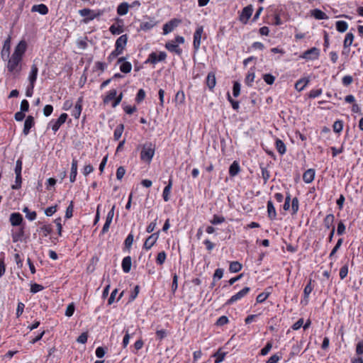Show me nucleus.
Here are the masks:
<instances>
[{
    "instance_id": "obj_18",
    "label": "nucleus",
    "mask_w": 363,
    "mask_h": 363,
    "mask_svg": "<svg viewBox=\"0 0 363 363\" xmlns=\"http://www.w3.org/2000/svg\"><path fill=\"white\" fill-rule=\"evenodd\" d=\"M116 21L118 23H121V24H118V25H116V24H113L110 26L109 28V31L113 34V35H119L121 33H122L123 32V20L120 19V18H116Z\"/></svg>"
},
{
    "instance_id": "obj_64",
    "label": "nucleus",
    "mask_w": 363,
    "mask_h": 363,
    "mask_svg": "<svg viewBox=\"0 0 363 363\" xmlns=\"http://www.w3.org/2000/svg\"><path fill=\"white\" fill-rule=\"evenodd\" d=\"M281 359V356L274 354L267 360L266 363H278Z\"/></svg>"
},
{
    "instance_id": "obj_51",
    "label": "nucleus",
    "mask_w": 363,
    "mask_h": 363,
    "mask_svg": "<svg viewBox=\"0 0 363 363\" xmlns=\"http://www.w3.org/2000/svg\"><path fill=\"white\" fill-rule=\"evenodd\" d=\"M22 177L21 175H16L15 184L11 186L12 189H19L21 187Z\"/></svg>"
},
{
    "instance_id": "obj_13",
    "label": "nucleus",
    "mask_w": 363,
    "mask_h": 363,
    "mask_svg": "<svg viewBox=\"0 0 363 363\" xmlns=\"http://www.w3.org/2000/svg\"><path fill=\"white\" fill-rule=\"evenodd\" d=\"M128 42V35L126 34L121 35L116 41L115 48L123 53Z\"/></svg>"
},
{
    "instance_id": "obj_45",
    "label": "nucleus",
    "mask_w": 363,
    "mask_h": 363,
    "mask_svg": "<svg viewBox=\"0 0 363 363\" xmlns=\"http://www.w3.org/2000/svg\"><path fill=\"white\" fill-rule=\"evenodd\" d=\"M131 69H132V65H131L130 62H123L120 66L121 72H122L123 73H125V74L130 72Z\"/></svg>"
},
{
    "instance_id": "obj_21",
    "label": "nucleus",
    "mask_w": 363,
    "mask_h": 363,
    "mask_svg": "<svg viewBox=\"0 0 363 363\" xmlns=\"http://www.w3.org/2000/svg\"><path fill=\"white\" fill-rule=\"evenodd\" d=\"M77 167H78V161L77 159L74 158L72 161L71 171L69 175V180L71 182H74L76 180V177L77 175Z\"/></svg>"
},
{
    "instance_id": "obj_62",
    "label": "nucleus",
    "mask_w": 363,
    "mask_h": 363,
    "mask_svg": "<svg viewBox=\"0 0 363 363\" xmlns=\"http://www.w3.org/2000/svg\"><path fill=\"white\" fill-rule=\"evenodd\" d=\"M122 52L120 50H116V48L111 52V54L107 57V60L109 62H111L115 58H116L118 55H121Z\"/></svg>"
},
{
    "instance_id": "obj_29",
    "label": "nucleus",
    "mask_w": 363,
    "mask_h": 363,
    "mask_svg": "<svg viewBox=\"0 0 363 363\" xmlns=\"http://www.w3.org/2000/svg\"><path fill=\"white\" fill-rule=\"evenodd\" d=\"M335 220V216L333 214L330 213L325 216L323 220V225L326 229H332Z\"/></svg>"
},
{
    "instance_id": "obj_30",
    "label": "nucleus",
    "mask_w": 363,
    "mask_h": 363,
    "mask_svg": "<svg viewBox=\"0 0 363 363\" xmlns=\"http://www.w3.org/2000/svg\"><path fill=\"white\" fill-rule=\"evenodd\" d=\"M308 82L309 80L308 79L301 78L296 82L295 89L298 91H301L304 89Z\"/></svg>"
},
{
    "instance_id": "obj_7",
    "label": "nucleus",
    "mask_w": 363,
    "mask_h": 363,
    "mask_svg": "<svg viewBox=\"0 0 363 363\" xmlns=\"http://www.w3.org/2000/svg\"><path fill=\"white\" fill-rule=\"evenodd\" d=\"M182 43V36L177 35L175 38V41L167 42L165 45V48L172 52H175L177 55H180V49L179 48V43Z\"/></svg>"
},
{
    "instance_id": "obj_12",
    "label": "nucleus",
    "mask_w": 363,
    "mask_h": 363,
    "mask_svg": "<svg viewBox=\"0 0 363 363\" xmlns=\"http://www.w3.org/2000/svg\"><path fill=\"white\" fill-rule=\"evenodd\" d=\"M10 49H11V37L9 36L5 40L1 52V58L4 60H7L9 58Z\"/></svg>"
},
{
    "instance_id": "obj_32",
    "label": "nucleus",
    "mask_w": 363,
    "mask_h": 363,
    "mask_svg": "<svg viewBox=\"0 0 363 363\" xmlns=\"http://www.w3.org/2000/svg\"><path fill=\"white\" fill-rule=\"evenodd\" d=\"M275 145H276L277 150L278 151V152L280 155H283L284 154L286 153V145L281 140L277 138Z\"/></svg>"
},
{
    "instance_id": "obj_43",
    "label": "nucleus",
    "mask_w": 363,
    "mask_h": 363,
    "mask_svg": "<svg viewBox=\"0 0 363 363\" xmlns=\"http://www.w3.org/2000/svg\"><path fill=\"white\" fill-rule=\"evenodd\" d=\"M342 242H343V238L338 239L336 245H335V247H333V249L332 250V251L330 252V253L329 255L330 259H333V258L335 256L337 251L340 248Z\"/></svg>"
},
{
    "instance_id": "obj_58",
    "label": "nucleus",
    "mask_w": 363,
    "mask_h": 363,
    "mask_svg": "<svg viewBox=\"0 0 363 363\" xmlns=\"http://www.w3.org/2000/svg\"><path fill=\"white\" fill-rule=\"evenodd\" d=\"M263 79L267 84L272 85L275 81V77L271 74H265L263 75Z\"/></svg>"
},
{
    "instance_id": "obj_26",
    "label": "nucleus",
    "mask_w": 363,
    "mask_h": 363,
    "mask_svg": "<svg viewBox=\"0 0 363 363\" xmlns=\"http://www.w3.org/2000/svg\"><path fill=\"white\" fill-rule=\"evenodd\" d=\"M31 11L33 12H38L42 15H46L48 13V8L46 5L43 4L33 5Z\"/></svg>"
},
{
    "instance_id": "obj_20",
    "label": "nucleus",
    "mask_w": 363,
    "mask_h": 363,
    "mask_svg": "<svg viewBox=\"0 0 363 363\" xmlns=\"http://www.w3.org/2000/svg\"><path fill=\"white\" fill-rule=\"evenodd\" d=\"M267 216L271 220H274L277 218V211L273 204V202L269 200L267 203Z\"/></svg>"
},
{
    "instance_id": "obj_39",
    "label": "nucleus",
    "mask_w": 363,
    "mask_h": 363,
    "mask_svg": "<svg viewBox=\"0 0 363 363\" xmlns=\"http://www.w3.org/2000/svg\"><path fill=\"white\" fill-rule=\"evenodd\" d=\"M354 40V35L352 33H347L345 35L343 46L345 48H349L351 46L352 42Z\"/></svg>"
},
{
    "instance_id": "obj_38",
    "label": "nucleus",
    "mask_w": 363,
    "mask_h": 363,
    "mask_svg": "<svg viewBox=\"0 0 363 363\" xmlns=\"http://www.w3.org/2000/svg\"><path fill=\"white\" fill-rule=\"evenodd\" d=\"M23 212L26 213V218L30 221L34 220L36 218V212L30 211L28 207H24Z\"/></svg>"
},
{
    "instance_id": "obj_33",
    "label": "nucleus",
    "mask_w": 363,
    "mask_h": 363,
    "mask_svg": "<svg viewBox=\"0 0 363 363\" xmlns=\"http://www.w3.org/2000/svg\"><path fill=\"white\" fill-rule=\"evenodd\" d=\"M255 71H254V69H252L251 68V69H250V70L247 72V74L245 77V84L247 86H252V83L255 80Z\"/></svg>"
},
{
    "instance_id": "obj_57",
    "label": "nucleus",
    "mask_w": 363,
    "mask_h": 363,
    "mask_svg": "<svg viewBox=\"0 0 363 363\" xmlns=\"http://www.w3.org/2000/svg\"><path fill=\"white\" fill-rule=\"evenodd\" d=\"M166 259V253L164 251H162L158 253L156 259V262L157 264H162Z\"/></svg>"
},
{
    "instance_id": "obj_31",
    "label": "nucleus",
    "mask_w": 363,
    "mask_h": 363,
    "mask_svg": "<svg viewBox=\"0 0 363 363\" xmlns=\"http://www.w3.org/2000/svg\"><path fill=\"white\" fill-rule=\"evenodd\" d=\"M129 4L127 2L120 4L117 7V13L120 16H124L128 12Z\"/></svg>"
},
{
    "instance_id": "obj_35",
    "label": "nucleus",
    "mask_w": 363,
    "mask_h": 363,
    "mask_svg": "<svg viewBox=\"0 0 363 363\" xmlns=\"http://www.w3.org/2000/svg\"><path fill=\"white\" fill-rule=\"evenodd\" d=\"M312 16L318 20H324L327 19L328 17V16L321 10L318 9H315L312 11Z\"/></svg>"
},
{
    "instance_id": "obj_44",
    "label": "nucleus",
    "mask_w": 363,
    "mask_h": 363,
    "mask_svg": "<svg viewBox=\"0 0 363 363\" xmlns=\"http://www.w3.org/2000/svg\"><path fill=\"white\" fill-rule=\"evenodd\" d=\"M313 286H312V280L309 279L308 284L305 286L303 289V296L306 298H309L310 294L312 292Z\"/></svg>"
},
{
    "instance_id": "obj_27",
    "label": "nucleus",
    "mask_w": 363,
    "mask_h": 363,
    "mask_svg": "<svg viewBox=\"0 0 363 363\" xmlns=\"http://www.w3.org/2000/svg\"><path fill=\"white\" fill-rule=\"evenodd\" d=\"M38 73V68L35 64L32 65L31 69L29 73L28 80L29 82L35 83Z\"/></svg>"
},
{
    "instance_id": "obj_60",
    "label": "nucleus",
    "mask_w": 363,
    "mask_h": 363,
    "mask_svg": "<svg viewBox=\"0 0 363 363\" xmlns=\"http://www.w3.org/2000/svg\"><path fill=\"white\" fill-rule=\"evenodd\" d=\"M40 229V231L43 232V236L45 237L48 236L52 231V228L50 225H44Z\"/></svg>"
},
{
    "instance_id": "obj_11",
    "label": "nucleus",
    "mask_w": 363,
    "mask_h": 363,
    "mask_svg": "<svg viewBox=\"0 0 363 363\" xmlns=\"http://www.w3.org/2000/svg\"><path fill=\"white\" fill-rule=\"evenodd\" d=\"M26 49H27V43L24 40H22L16 46V48L14 49V52L12 55L14 56L19 57L20 58L23 59V56L24 55V54L26 51Z\"/></svg>"
},
{
    "instance_id": "obj_41",
    "label": "nucleus",
    "mask_w": 363,
    "mask_h": 363,
    "mask_svg": "<svg viewBox=\"0 0 363 363\" xmlns=\"http://www.w3.org/2000/svg\"><path fill=\"white\" fill-rule=\"evenodd\" d=\"M117 95V91L116 89H111L110 90L107 95L104 99V103L108 104L110 101L116 98V96Z\"/></svg>"
},
{
    "instance_id": "obj_23",
    "label": "nucleus",
    "mask_w": 363,
    "mask_h": 363,
    "mask_svg": "<svg viewBox=\"0 0 363 363\" xmlns=\"http://www.w3.org/2000/svg\"><path fill=\"white\" fill-rule=\"evenodd\" d=\"M24 235V227L23 226H21L20 228L14 232V231H12L11 233V237H12V240L13 242H17L18 241H21L22 240V238L23 237Z\"/></svg>"
},
{
    "instance_id": "obj_14",
    "label": "nucleus",
    "mask_w": 363,
    "mask_h": 363,
    "mask_svg": "<svg viewBox=\"0 0 363 363\" xmlns=\"http://www.w3.org/2000/svg\"><path fill=\"white\" fill-rule=\"evenodd\" d=\"M9 221L12 226H21L23 218L20 213H12L9 217Z\"/></svg>"
},
{
    "instance_id": "obj_1",
    "label": "nucleus",
    "mask_w": 363,
    "mask_h": 363,
    "mask_svg": "<svg viewBox=\"0 0 363 363\" xmlns=\"http://www.w3.org/2000/svg\"><path fill=\"white\" fill-rule=\"evenodd\" d=\"M155 147L151 143H145L140 152V159L150 163L155 155Z\"/></svg>"
},
{
    "instance_id": "obj_42",
    "label": "nucleus",
    "mask_w": 363,
    "mask_h": 363,
    "mask_svg": "<svg viewBox=\"0 0 363 363\" xmlns=\"http://www.w3.org/2000/svg\"><path fill=\"white\" fill-rule=\"evenodd\" d=\"M133 242V234L130 233L124 241V248L130 250Z\"/></svg>"
},
{
    "instance_id": "obj_36",
    "label": "nucleus",
    "mask_w": 363,
    "mask_h": 363,
    "mask_svg": "<svg viewBox=\"0 0 363 363\" xmlns=\"http://www.w3.org/2000/svg\"><path fill=\"white\" fill-rule=\"evenodd\" d=\"M242 269V264L238 262L234 261L230 263L229 271L232 273H236Z\"/></svg>"
},
{
    "instance_id": "obj_2",
    "label": "nucleus",
    "mask_w": 363,
    "mask_h": 363,
    "mask_svg": "<svg viewBox=\"0 0 363 363\" xmlns=\"http://www.w3.org/2000/svg\"><path fill=\"white\" fill-rule=\"evenodd\" d=\"M21 58L17 56L11 55L9 56L7 63V69L9 72L11 73H19L21 70Z\"/></svg>"
},
{
    "instance_id": "obj_50",
    "label": "nucleus",
    "mask_w": 363,
    "mask_h": 363,
    "mask_svg": "<svg viewBox=\"0 0 363 363\" xmlns=\"http://www.w3.org/2000/svg\"><path fill=\"white\" fill-rule=\"evenodd\" d=\"M241 85L238 82H234L233 86V95L234 97H238L240 94Z\"/></svg>"
},
{
    "instance_id": "obj_5",
    "label": "nucleus",
    "mask_w": 363,
    "mask_h": 363,
    "mask_svg": "<svg viewBox=\"0 0 363 363\" xmlns=\"http://www.w3.org/2000/svg\"><path fill=\"white\" fill-rule=\"evenodd\" d=\"M250 291V287H244L242 290L232 296L225 303V305H232L245 297Z\"/></svg>"
},
{
    "instance_id": "obj_54",
    "label": "nucleus",
    "mask_w": 363,
    "mask_h": 363,
    "mask_svg": "<svg viewBox=\"0 0 363 363\" xmlns=\"http://www.w3.org/2000/svg\"><path fill=\"white\" fill-rule=\"evenodd\" d=\"M260 169L262 172V177L264 183H266L270 178L269 171L266 167H260Z\"/></svg>"
},
{
    "instance_id": "obj_16",
    "label": "nucleus",
    "mask_w": 363,
    "mask_h": 363,
    "mask_svg": "<svg viewBox=\"0 0 363 363\" xmlns=\"http://www.w3.org/2000/svg\"><path fill=\"white\" fill-rule=\"evenodd\" d=\"M82 101H83V97L81 96L77 99V101L74 106V108L72 112V116L78 119L80 117L82 110Z\"/></svg>"
},
{
    "instance_id": "obj_63",
    "label": "nucleus",
    "mask_w": 363,
    "mask_h": 363,
    "mask_svg": "<svg viewBox=\"0 0 363 363\" xmlns=\"http://www.w3.org/2000/svg\"><path fill=\"white\" fill-rule=\"evenodd\" d=\"M74 304L73 303H69L65 311V315L67 317H71L74 314Z\"/></svg>"
},
{
    "instance_id": "obj_9",
    "label": "nucleus",
    "mask_w": 363,
    "mask_h": 363,
    "mask_svg": "<svg viewBox=\"0 0 363 363\" xmlns=\"http://www.w3.org/2000/svg\"><path fill=\"white\" fill-rule=\"evenodd\" d=\"M203 33V26H198L194 33L193 45L196 51H197L201 45V36Z\"/></svg>"
},
{
    "instance_id": "obj_52",
    "label": "nucleus",
    "mask_w": 363,
    "mask_h": 363,
    "mask_svg": "<svg viewBox=\"0 0 363 363\" xmlns=\"http://www.w3.org/2000/svg\"><path fill=\"white\" fill-rule=\"evenodd\" d=\"M272 342L269 341L260 350V355H262V356L267 355L269 352V351L272 350Z\"/></svg>"
},
{
    "instance_id": "obj_8",
    "label": "nucleus",
    "mask_w": 363,
    "mask_h": 363,
    "mask_svg": "<svg viewBox=\"0 0 363 363\" xmlns=\"http://www.w3.org/2000/svg\"><path fill=\"white\" fill-rule=\"evenodd\" d=\"M253 13V7L252 5H248L243 8L239 17V20L244 24L248 22Z\"/></svg>"
},
{
    "instance_id": "obj_25",
    "label": "nucleus",
    "mask_w": 363,
    "mask_h": 363,
    "mask_svg": "<svg viewBox=\"0 0 363 363\" xmlns=\"http://www.w3.org/2000/svg\"><path fill=\"white\" fill-rule=\"evenodd\" d=\"M132 265L131 257L130 256L125 257L121 263L123 271L125 273H128L130 271Z\"/></svg>"
},
{
    "instance_id": "obj_49",
    "label": "nucleus",
    "mask_w": 363,
    "mask_h": 363,
    "mask_svg": "<svg viewBox=\"0 0 363 363\" xmlns=\"http://www.w3.org/2000/svg\"><path fill=\"white\" fill-rule=\"evenodd\" d=\"M333 131L340 133L343 129V122L340 120L336 121L333 125Z\"/></svg>"
},
{
    "instance_id": "obj_34",
    "label": "nucleus",
    "mask_w": 363,
    "mask_h": 363,
    "mask_svg": "<svg viewBox=\"0 0 363 363\" xmlns=\"http://www.w3.org/2000/svg\"><path fill=\"white\" fill-rule=\"evenodd\" d=\"M335 28L338 32L344 33L348 28V23L345 21H337L335 23Z\"/></svg>"
},
{
    "instance_id": "obj_56",
    "label": "nucleus",
    "mask_w": 363,
    "mask_h": 363,
    "mask_svg": "<svg viewBox=\"0 0 363 363\" xmlns=\"http://www.w3.org/2000/svg\"><path fill=\"white\" fill-rule=\"evenodd\" d=\"M229 320L228 318L225 315H222L218 318L216 320V325L217 326H223L228 323Z\"/></svg>"
},
{
    "instance_id": "obj_15",
    "label": "nucleus",
    "mask_w": 363,
    "mask_h": 363,
    "mask_svg": "<svg viewBox=\"0 0 363 363\" xmlns=\"http://www.w3.org/2000/svg\"><path fill=\"white\" fill-rule=\"evenodd\" d=\"M166 53L164 52H160V53L152 52L148 57V61L152 64H156L158 62H161L165 60Z\"/></svg>"
},
{
    "instance_id": "obj_40",
    "label": "nucleus",
    "mask_w": 363,
    "mask_h": 363,
    "mask_svg": "<svg viewBox=\"0 0 363 363\" xmlns=\"http://www.w3.org/2000/svg\"><path fill=\"white\" fill-rule=\"evenodd\" d=\"M155 26V23L152 21L142 22L140 23V30L147 31L152 29Z\"/></svg>"
},
{
    "instance_id": "obj_24",
    "label": "nucleus",
    "mask_w": 363,
    "mask_h": 363,
    "mask_svg": "<svg viewBox=\"0 0 363 363\" xmlns=\"http://www.w3.org/2000/svg\"><path fill=\"white\" fill-rule=\"evenodd\" d=\"M206 85L211 91H213L216 86V81L215 74L213 72H209L206 79Z\"/></svg>"
},
{
    "instance_id": "obj_3",
    "label": "nucleus",
    "mask_w": 363,
    "mask_h": 363,
    "mask_svg": "<svg viewBox=\"0 0 363 363\" xmlns=\"http://www.w3.org/2000/svg\"><path fill=\"white\" fill-rule=\"evenodd\" d=\"M79 13L81 16L84 17V18L82 20V22L84 23H88L89 21L100 16L102 14V12L101 11H98L96 12L90 9L85 8L79 10Z\"/></svg>"
},
{
    "instance_id": "obj_47",
    "label": "nucleus",
    "mask_w": 363,
    "mask_h": 363,
    "mask_svg": "<svg viewBox=\"0 0 363 363\" xmlns=\"http://www.w3.org/2000/svg\"><path fill=\"white\" fill-rule=\"evenodd\" d=\"M171 188H172V182H171V180H169V184L164 187L163 194H162L163 199L165 201H167L169 200V193L171 191Z\"/></svg>"
},
{
    "instance_id": "obj_48",
    "label": "nucleus",
    "mask_w": 363,
    "mask_h": 363,
    "mask_svg": "<svg viewBox=\"0 0 363 363\" xmlns=\"http://www.w3.org/2000/svg\"><path fill=\"white\" fill-rule=\"evenodd\" d=\"M227 99H228V101L230 103L233 110L238 111L240 108L239 101L233 100L229 92H228V94H227Z\"/></svg>"
},
{
    "instance_id": "obj_4",
    "label": "nucleus",
    "mask_w": 363,
    "mask_h": 363,
    "mask_svg": "<svg viewBox=\"0 0 363 363\" xmlns=\"http://www.w3.org/2000/svg\"><path fill=\"white\" fill-rule=\"evenodd\" d=\"M320 56V50L315 47L311 48L304 51L301 55L300 58L305 59L306 60H315Z\"/></svg>"
},
{
    "instance_id": "obj_37",
    "label": "nucleus",
    "mask_w": 363,
    "mask_h": 363,
    "mask_svg": "<svg viewBox=\"0 0 363 363\" xmlns=\"http://www.w3.org/2000/svg\"><path fill=\"white\" fill-rule=\"evenodd\" d=\"M124 130V125L121 123L115 129L113 133V138L115 140H118L121 137Z\"/></svg>"
},
{
    "instance_id": "obj_22",
    "label": "nucleus",
    "mask_w": 363,
    "mask_h": 363,
    "mask_svg": "<svg viewBox=\"0 0 363 363\" xmlns=\"http://www.w3.org/2000/svg\"><path fill=\"white\" fill-rule=\"evenodd\" d=\"M315 177V170L313 169H307L303 174V180L306 184L311 183Z\"/></svg>"
},
{
    "instance_id": "obj_6",
    "label": "nucleus",
    "mask_w": 363,
    "mask_h": 363,
    "mask_svg": "<svg viewBox=\"0 0 363 363\" xmlns=\"http://www.w3.org/2000/svg\"><path fill=\"white\" fill-rule=\"evenodd\" d=\"M67 117L68 116L67 113H62L57 120H52L49 123L48 125L51 126L52 130L55 133L59 130L60 126L65 123Z\"/></svg>"
},
{
    "instance_id": "obj_17",
    "label": "nucleus",
    "mask_w": 363,
    "mask_h": 363,
    "mask_svg": "<svg viewBox=\"0 0 363 363\" xmlns=\"http://www.w3.org/2000/svg\"><path fill=\"white\" fill-rule=\"evenodd\" d=\"M157 238L158 233L152 234L145 240L143 247L147 250H150L155 245Z\"/></svg>"
},
{
    "instance_id": "obj_59",
    "label": "nucleus",
    "mask_w": 363,
    "mask_h": 363,
    "mask_svg": "<svg viewBox=\"0 0 363 363\" xmlns=\"http://www.w3.org/2000/svg\"><path fill=\"white\" fill-rule=\"evenodd\" d=\"M22 166H23V162L21 159L17 160L16 162V167L14 169V172L16 175H21V171H22Z\"/></svg>"
},
{
    "instance_id": "obj_28",
    "label": "nucleus",
    "mask_w": 363,
    "mask_h": 363,
    "mask_svg": "<svg viewBox=\"0 0 363 363\" xmlns=\"http://www.w3.org/2000/svg\"><path fill=\"white\" fill-rule=\"evenodd\" d=\"M240 172V167L237 161H234L229 167V174L230 177H235Z\"/></svg>"
},
{
    "instance_id": "obj_53",
    "label": "nucleus",
    "mask_w": 363,
    "mask_h": 363,
    "mask_svg": "<svg viewBox=\"0 0 363 363\" xmlns=\"http://www.w3.org/2000/svg\"><path fill=\"white\" fill-rule=\"evenodd\" d=\"M224 221H225V218L223 216L214 215L210 222L213 225H218V224L223 223Z\"/></svg>"
},
{
    "instance_id": "obj_19",
    "label": "nucleus",
    "mask_w": 363,
    "mask_h": 363,
    "mask_svg": "<svg viewBox=\"0 0 363 363\" xmlns=\"http://www.w3.org/2000/svg\"><path fill=\"white\" fill-rule=\"evenodd\" d=\"M34 118L32 116H28L24 123V127L23 130V133L25 135L29 134L30 128L34 125Z\"/></svg>"
},
{
    "instance_id": "obj_61",
    "label": "nucleus",
    "mask_w": 363,
    "mask_h": 363,
    "mask_svg": "<svg viewBox=\"0 0 363 363\" xmlns=\"http://www.w3.org/2000/svg\"><path fill=\"white\" fill-rule=\"evenodd\" d=\"M145 97V91L143 89H140L138 91V94L135 97V101L137 103L139 104L144 100Z\"/></svg>"
},
{
    "instance_id": "obj_55",
    "label": "nucleus",
    "mask_w": 363,
    "mask_h": 363,
    "mask_svg": "<svg viewBox=\"0 0 363 363\" xmlns=\"http://www.w3.org/2000/svg\"><path fill=\"white\" fill-rule=\"evenodd\" d=\"M299 208V201L298 198L295 197L291 200V210L294 214L296 213Z\"/></svg>"
},
{
    "instance_id": "obj_10",
    "label": "nucleus",
    "mask_w": 363,
    "mask_h": 363,
    "mask_svg": "<svg viewBox=\"0 0 363 363\" xmlns=\"http://www.w3.org/2000/svg\"><path fill=\"white\" fill-rule=\"evenodd\" d=\"M181 21L177 18L172 19L163 26V34L167 35L174 30L175 28L179 26Z\"/></svg>"
},
{
    "instance_id": "obj_46",
    "label": "nucleus",
    "mask_w": 363,
    "mask_h": 363,
    "mask_svg": "<svg viewBox=\"0 0 363 363\" xmlns=\"http://www.w3.org/2000/svg\"><path fill=\"white\" fill-rule=\"evenodd\" d=\"M225 355H226L225 352H221L220 350L218 351L213 355V357H215L214 362L215 363L222 362L224 360Z\"/></svg>"
}]
</instances>
